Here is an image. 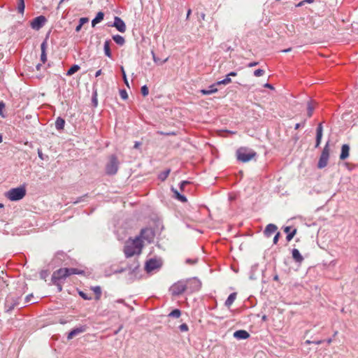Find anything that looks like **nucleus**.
Segmentation results:
<instances>
[{"mask_svg": "<svg viewBox=\"0 0 358 358\" xmlns=\"http://www.w3.org/2000/svg\"><path fill=\"white\" fill-rule=\"evenodd\" d=\"M153 232L151 229H142L138 236L129 238L124 244V252L127 257H131L141 253L143 247L142 239L150 241L153 238Z\"/></svg>", "mask_w": 358, "mask_h": 358, "instance_id": "1", "label": "nucleus"}, {"mask_svg": "<svg viewBox=\"0 0 358 358\" xmlns=\"http://www.w3.org/2000/svg\"><path fill=\"white\" fill-rule=\"evenodd\" d=\"M83 273L84 271L78 268H61L53 272L51 280L52 283L57 287L59 292H61L62 290V286L60 284L61 280L66 279L67 277L71 275H81Z\"/></svg>", "mask_w": 358, "mask_h": 358, "instance_id": "2", "label": "nucleus"}, {"mask_svg": "<svg viewBox=\"0 0 358 358\" xmlns=\"http://www.w3.org/2000/svg\"><path fill=\"white\" fill-rule=\"evenodd\" d=\"M199 282L196 279H189L187 280H180L174 283L170 287V292L172 295L178 296L182 294L187 288L189 285L193 284H198Z\"/></svg>", "mask_w": 358, "mask_h": 358, "instance_id": "3", "label": "nucleus"}, {"mask_svg": "<svg viewBox=\"0 0 358 358\" xmlns=\"http://www.w3.org/2000/svg\"><path fill=\"white\" fill-rule=\"evenodd\" d=\"M27 193L24 185L12 188L6 192L5 196L11 201H16L22 199Z\"/></svg>", "mask_w": 358, "mask_h": 358, "instance_id": "4", "label": "nucleus"}, {"mask_svg": "<svg viewBox=\"0 0 358 358\" xmlns=\"http://www.w3.org/2000/svg\"><path fill=\"white\" fill-rule=\"evenodd\" d=\"M256 155L257 153L255 151L245 147H241L236 151L237 159L243 163L252 160L256 157Z\"/></svg>", "mask_w": 358, "mask_h": 358, "instance_id": "5", "label": "nucleus"}, {"mask_svg": "<svg viewBox=\"0 0 358 358\" xmlns=\"http://www.w3.org/2000/svg\"><path fill=\"white\" fill-rule=\"evenodd\" d=\"M329 152H330L329 144V142H327L323 148V150L322 152V154L320 155V159H319V162L317 164V166L319 169H323L327 165L329 157Z\"/></svg>", "mask_w": 358, "mask_h": 358, "instance_id": "6", "label": "nucleus"}, {"mask_svg": "<svg viewBox=\"0 0 358 358\" xmlns=\"http://www.w3.org/2000/svg\"><path fill=\"white\" fill-rule=\"evenodd\" d=\"M119 162L115 155H111L109 159V162L106 166V171L108 175H114L117 172Z\"/></svg>", "mask_w": 358, "mask_h": 358, "instance_id": "7", "label": "nucleus"}, {"mask_svg": "<svg viewBox=\"0 0 358 358\" xmlns=\"http://www.w3.org/2000/svg\"><path fill=\"white\" fill-rule=\"evenodd\" d=\"M19 303V299L13 296H8L5 302L6 311L12 310Z\"/></svg>", "mask_w": 358, "mask_h": 358, "instance_id": "8", "label": "nucleus"}, {"mask_svg": "<svg viewBox=\"0 0 358 358\" xmlns=\"http://www.w3.org/2000/svg\"><path fill=\"white\" fill-rule=\"evenodd\" d=\"M46 19L44 16L40 15L35 17L31 22V26L34 29H39L45 22Z\"/></svg>", "mask_w": 358, "mask_h": 358, "instance_id": "9", "label": "nucleus"}, {"mask_svg": "<svg viewBox=\"0 0 358 358\" xmlns=\"http://www.w3.org/2000/svg\"><path fill=\"white\" fill-rule=\"evenodd\" d=\"M87 329V327L85 325L80 326L78 327L73 329L72 331H71L69 333V334L67 336V339L71 340L73 338H74L75 336H76L77 335L85 332Z\"/></svg>", "mask_w": 358, "mask_h": 358, "instance_id": "10", "label": "nucleus"}, {"mask_svg": "<svg viewBox=\"0 0 358 358\" xmlns=\"http://www.w3.org/2000/svg\"><path fill=\"white\" fill-rule=\"evenodd\" d=\"M113 26L120 32L126 31V25L124 21L119 17H115Z\"/></svg>", "mask_w": 358, "mask_h": 358, "instance_id": "11", "label": "nucleus"}, {"mask_svg": "<svg viewBox=\"0 0 358 358\" xmlns=\"http://www.w3.org/2000/svg\"><path fill=\"white\" fill-rule=\"evenodd\" d=\"M159 263L156 259H150L146 262L145 264V269L148 272H150L155 268H157L159 267Z\"/></svg>", "mask_w": 358, "mask_h": 358, "instance_id": "12", "label": "nucleus"}, {"mask_svg": "<svg viewBox=\"0 0 358 358\" xmlns=\"http://www.w3.org/2000/svg\"><path fill=\"white\" fill-rule=\"evenodd\" d=\"M350 155V147L348 144H344L341 147V152L340 155V159L345 160Z\"/></svg>", "mask_w": 358, "mask_h": 358, "instance_id": "13", "label": "nucleus"}, {"mask_svg": "<svg viewBox=\"0 0 358 358\" xmlns=\"http://www.w3.org/2000/svg\"><path fill=\"white\" fill-rule=\"evenodd\" d=\"M234 336L238 339H246L250 337V334L245 330H238L234 333Z\"/></svg>", "mask_w": 358, "mask_h": 358, "instance_id": "14", "label": "nucleus"}, {"mask_svg": "<svg viewBox=\"0 0 358 358\" xmlns=\"http://www.w3.org/2000/svg\"><path fill=\"white\" fill-rule=\"evenodd\" d=\"M322 137V123L319 124L317 128V135H316V144L315 147L317 148L320 146L321 143V140Z\"/></svg>", "mask_w": 358, "mask_h": 358, "instance_id": "15", "label": "nucleus"}, {"mask_svg": "<svg viewBox=\"0 0 358 358\" xmlns=\"http://www.w3.org/2000/svg\"><path fill=\"white\" fill-rule=\"evenodd\" d=\"M292 258L294 259L296 262L301 263L303 260V257L300 254L299 250L293 249L292 251Z\"/></svg>", "mask_w": 358, "mask_h": 358, "instance_id": "16", "label": "nucleus"}, {"mask_svg": "<svg viewBox=\"0 0 358 358\" xmlns=\"http://www.w3.org/2000/svg\"><path fill=\"white\" fill-rule=\"evenodd\" d=\"M277 227L273 224H269L266 226L264 234L266 236H270L272 234L277 231Z\"/></svg>", "mask_w": 358, "mask_h": 358, "instance_id": "17", "label": "nucleus"}, {"mask_svg": "<svg viewBox=\"0 0 358 358\" xmlns=\"http://www.w3.org/2000/svg\"><path fill=\"white\" fill-rule=\"evenodd\" d=\"M46 48H47V43L45 41L43 42L41 45V60L43 62V64H45L47 61V56H46Z\"/></svg>", "mask_w": 358, "mask_h": 358, "instance_id": "18", "label": "nucleus"}, {"mask_svg": "<svg viewBox=\"0 0 358 358\" xmlns=\"http://www.w3.org/2000/svg\"><path fill=\"white\" fill-rule=\"evenodd\" d=\"M236 299V292L231 293L228 296L227 299L226 300L225 306L229 308L233 304V303L234 302Z\"/></svg>", "mask_w": 358, "mask_h": 358, "instance_id": "19", "label": "nucleus"}, {"mask_svg": "<svg viewBox=\"0 0 358 358\" xmlns=\"http://www.w3.org/2000/svg\"><path fill=\"white\" fill-rule=\"evenodd\" d=\"M217 92L215 85H212L209 87L208 90H201V93L203 95H208Z\"/></svg>", "mask_w": 358, "mask_h": 358, "instance_id": "20", "label": "nucleus"}, {"mask_svg": "<svg viewBox=\"0 0 358 358\" xmlns=\"http://www.w3.org/2000/svg\"><path fill=\"white\" fill-rule=\"evenodd\" d=\"M103 17H104L103 13V12H99L96 14V16L95 17V18L93 19L92 21V27H94L97 23H99L101 21H102L103 19Z\"/></svg>", "mask_w": 358, "mask_h": 358, "instance_id": "21", "label": "nucleus"}, {"mask_svg": "<svg viewBox=\"0 0 358 358\" xmlns=\"http://www.w3.org/2000/svg\"><path fill=\"white\" fill-rule=\"evenodd\" d=\"M110 41H106L105 43H104V46H103V49H104V52H105V55L108 57H112V54H111V51H110Z\"/></svg>", "mask_w": 358, "mask_h": 358, "instance_id": "22", "label": "nucleus"}, {"mask_svg": "<svg viewBox=\"0 0 358 358\" xmlns=\"http://www.w3.org/2000/svg\"><path fill=\"white\" fill-rule=\"evenodd\" d=\"M65 121L62 117H58L55 122V127L58 130L63 129L64 127Z\"/></svg>", "mask_w": 358, "mask_h": 358, "instance_id": "23", "label": "nucleus"}, {"mask_svg": "<svg viewBox=\"0 0 358 358\" xmlns=\"http://www.w3.org/2000/svg\"><path fill=\"white\" fill-rule=\"evenodd\" d=\"M172 191H173V193H174L175 197H176L178 200H179V201H180L181 202H183V203H185V202H186V201H187V199H186V197H185V196H183V195L180 194L178 192V190H177V189H175L172 188Z\"/></svg>", "mask_w": 358, "mask_h": 358, "instance_id": "24", "label": "nucleus"}, {"mask_svg": "<svg viewBox=\"0 0 358 358\" xmlns=\"http://www.w3.org/2000/svg\"><path fill=\"white\" fill-rule=\"evenodd\" d=\"M113 39L117 44H118L120 45H123L125 43L124 38L120 35L113 36Z\"/></svg>", "mask_w": 358, "mask_h": 358, "instance_id": "25", "label": "nucleus"}, {"mask_svg": "<svg viewBox=\"0 0 358 358\" xmlns=\"http://www.w3.org/2000/svg\"><path fill=\"white\" fill-rule=\"evenodd\" d=\"M314 104L315 103L312 101H309L308 103L307 110H308V117H310L313 115V110L315 109V105Z\"/></svg>", "mask_w": 358, "mask_h": 358, "instance_id": "26", "label": "nucleus"}, {"mask_svg": "<svg viewBox=\"0 0 358 358\" xmlns=\"http://www.w3.org/2000/svg\"><path fill=\"white\" fill-rule=\"evenodd\" d=\"M80 69V66L77 64L73 65L66 73L67 76H72Z\"/></svg>", "mask_w": 358, "mask_h": 358, "instance_id": "27", "label": "nucleus"}, {"mask_svg": "<svg viewBox=\"0 0 358 358\" xmlns=\"http://www.w3.org/2000/svg\"><path fill=\"white\" fill-rule=\"evenodd\" d=\"M24 0H18L17 1V10L20 13H23L24 11Z\"/></svg>", "mask_w": 358, "mask_h": 358, "instance_id": "28", "label": "nucleus"}, {"mask_svg": "<svg viewBox=\"0 0 358 358\" xmlns=\"http://www.w3.org/2000/svg\"><path fill=\"white\" fill-rule=\"evenodd\" d=\"M181 315V312L180 310L178 309H175L173 310H172L169 314V317H176V318H178Z\"/></svg>", "mask_w": 358, "mask_h": 358, "instance_id": "29", "label": "nucleus"}, {"mask_svg": "<svg viewBox=\"0 0 358 358\" xmlns=\"http://www.w3.org/2000/svg\"><path fill=\"white\" fill-rule=\"evenodd\" d=\"M230 83H231V80L230 78H229L228 76L226 77V78H224V80H220V81H218L216 85H227V84H229Z\"/></svg>", "mask_w": 358, "mask_h": 358, "instance_id": "30", "label": "nucleus"}, {"mask_svg": "<svg viewBox=\"0 0 358 358\" xmlns=\"http://www.w3.org/2000/svg\"><path fill=\"white\" fill-rule=\"evenodd\" d=\"M121 72H122V78H123V80H124V82L125 85L128 87H129V82H128V80H127V75H126V73H125V71H124L123 66H121Z\"/></svg>", "mask_w": 358, "mask_h": 358, "instance_id": "31", "label": "nucleus"}, {"mask_svg": "<svg viewBox=\"0 0 358 358\" xmlns=\"http://www.w3.org/2000/svg\"><path fill=\"white\" fill-rule=\"evenodd\" d=\"M92 290L94 291V292L96 294V299H99L100 298V296H101V288L100 287H94L92 288Z\"/></svg>", "mask_w": 358, "mask_h": 358, "instance_id": "32", "label": "nucleus"}, {"mask_svg": "<svg viewBox=\"0 0 358 358\" xmlns=\"http://www.w3.org/2000/svg\"><path fill=\"white\" fill-rule=\"evenodd\" d=\"M296 234V229H294L292 232L289 233L286 237L288 241H290Z\"/></svg>", "mask_w": 358, "mask_h": 358, "instance_id": "33", "label": "nucleus"}, {"mask_svg": "<svg viewBox=\"0 0 358 358\" xmlns=\"http://www.w3.org/2000/svg\"><path fill=\"white\" fill-rule=\"evenodd\" d=\"M141 94L143 96H146L149 93L148 87L146 85H143L141 87Z\"/></svg>", "mask_w": 358, "mask_h": 358, "instance_id": "34", "label": "nucleus"}, {"mask_svg": "<svg viewBox=\"0 0 358 358\" xmlns=\"http://www.w3.org/2000/svg\"><path fill=\"white\" fill-rule=\"evenodd\" d=\"M264 74V71L262 70V69H257L254 71V75L256 76V77H259V76H262Z\"/></svg>", "mask_w": 358, "mask_h": 358, "instance_id": "35", "label": "nucleus"}, {"mask_svg": "<svg viewBox=\"0 0 358 358\" xmlns=\"http://www.w3.org/2000/svg\"><path fill=\"white\" fill-rule=\"evenodd\" d=\"M5 108V103L3 101H0V115L2 117H5L3 110Z\"/></svg>", "mask_w": 358, "mask_h": 358, "instance_id": "36", "label": "nucleus"}, {"mask_svg": "<svg viewBox=\"0 0 358 358\" xmlns=\"http://www.w3.org/2000/svg\"><path fill=\"white\" fill-rule=\"evenodd\" d=\"M181 331H187L189 330L188 326L186 324H182L179 326Z\"/></svg>", "mask_w": 358, "mask_h": 358, "instance_id": "37", "label": "nucleus"}, {"mask_svg": "<svg viewBox=\"0 0 358 358\" xmlns=\"http://www.w3.org/2000/svg\"><path fill=\"white\" fill-rule=\"evenodd\" d=\"M120 96L123 99H127L128 98L127 93L125 90L120 91Z\"/></svg>", "mask_w": 358, "mask_h": 358, "instance_id": "38", "label": "nucleus"}, {"mask_svg": "<svg viewBox=\"0 0 358 358\" xmlns=\"http://www.w3.org/2000/svg\"><path fill=\"white\" fill-rule=\"evenodd\" d=\"M88 22V18L87 17H81L79 20V24L83 25L84 24Z\"/></svg>", "mask_w": 358, "mask_h": 358, "instance_id": "39", "label": "nucleus"}, {"mask_svg": "<svg viewBox=\"0 0 358 358\" xmlns=\"http://www.w3.org/2000/svg\"><path fill=\"white\" fill-rule=\"evenodd\" d=\"M280 232H278L275 236H274L273 238V243L274 244H277L278 241V239L280 238Z\"/></svg>", "mask_w": 358, "mask_h": 358, "instance_id": "40", "label": "nucleus"}, {"mask_svg": "<svg viewBox=\"0 0 358 358\" xmlns=\"http://www.w3.org/2000/svg\"><path fill=\"white\" fill-rule=\"evenodd\" d=\"M169 173H170V170L166 171L163 174V176H161L162 180H165V179L168 177V176H169Z\"/></svg>", "mask_w": 358, "mask_h": 358, "instance_id": "41", "label": "nucleus"}, {"mask_svg": "<svg viewBox=\"0 0 358 358\" xmlns=\"http://www.w3.org/2000/svg\"><path fill=\"white\" fill-rule=\"evenodd\" d=\"M80 296H81L84 299H90V298L87 297V295L83 292H80Z\"/></svg>", "mask_w": 358, "mask_h": 358, "instance_id": "42", "label": "nucleus"}, {"mask_svg": "<svg viewBox=\"0 0 358 358\" xmlns=\"http://www.w3.org/2000/svg\"><path fill=\"white\" fill-rule=\"evenodd\" d=\"M32 297H33L32 294L27 295L26 296V302H30L31 301Z\"/></svg>", "mask_w": 358, "mask_h": 358, "instance_id": "43", "label": "nucleus"}, {"mask_svg": "<svg viewBox=\"0 0 358 358\" xmlns=\"http://www.w3.org/2000/svg\"><path fill=\"white\" fill-rule=\"evenodd\" d=\"M257 64H258V62H254L249 63L248 66L252 67V66H257Z\"/></svg>", "mask_w": 358, "mask_h": 358, "instance_id": "44", "label": "nucleus"}, {"mask_svg": "<svg viewBox=\"0 0 358 358\" xmlns=\"http://www.w3.org/2000/svg\"><path fill=\"white\" fill-rule=\"evenodd\" d=\"M236 75H237L236 72L231 71L229 74H227V76H228L229 78L230 76H233V77L236 76Z\"/></svg>", "mask_w": 358, "mask_h": 358, "instance_id": "45", "label": "nucleus"}, {"mask_svg": "<svg viewBox=\"0 0 358 358\" xmlns=\"http://www.w3.org/2000/svg\"><path fill=\"white\" fill-rule=\"evenodd\" d=\"M186 262L188 264H194L196 262V260H192V259H188L186 260Z\"/></svg>", "mask_w": 358, "mask_h": 358, "instance_id": "46", "label": "nucleus"}, {"mask_svg": "<svg viewBox=\"0 0 358 358\" xmlns=\"http://www.w3.org/2000/svg\"><path fill=\"white\" fill-rule=\"evenodd\" d=\"M83 25L81 24H78L76 27V31L78 32L80 31L81 28H82Z\"/></svg>", "mask_w": 358, "mask_h": 358, "instance_id": "47", "label": "nucleus"}, {"mask_svg": "<svg viewBox=\"0 0 358 358\" xmlns=\"http://www.w3.org/2000/svg\"><path fill=\"white\" fill-rule=\"evenodd\" d=\"M306 3V1H303H303H300V2L296 5V6H297V7L302 6H303V5H304V3Z\"/></svg>", "mask_w": 358, "mask_h": 358, "instance_id": "48", "label": "nucleus"}, {"mask_svg": "<svg viewBox=\"0 0 358 358\" xmlns=\"http://www.w3.org/2000/svg\"><path fill=\"white\" fill-rule=\"evenodd\" d=\"M187 184V181H182L180 184V189H183L184 186Z\"/></svg>", "mask_w": 358, "mask_h": 358, "instance_id": "49", "label": "nucleus"}, {"mask_svg": "<svg viewBox=\"0 0 358 358\" xmlns=\"http://www.w3.org/2000/svg\"><path fill=\"white\" fill-rule=\"evenodd\" d=\"M290 229H291V227H286L284 229V231H285V233H289Z\"/></svg>", "mask_w": 358, "mask_h": 358, "instance_id": "50", "label": "nucleus"}, {"mask_svg": "<svg viewBox=\"0 0 358 358\" xmlns=\"http://www.w3.org/2000/svg\"><path fill=\"white\" fill-rule=\"evenodd\" d=\"M140 145H141V143L136 142L134 144V148H138Z\"/></svg>", "mask_w": 358, "mask_h": 358, "instance_id": "51", "label": "nucleus"}, {"mask_svg": "<svg viewBox=\"0 0 358 358\" xmlns=\"http://www.w3.org/2000/svg\"><path fill=\"white\" fill-rule=\"evenodd\" d=\"M101 74V70H99L96 72L95 76L98 77Z\"/></svg>", "mask_w": 358, "mask_h": 358, "instance_id": "52", "label": "nucleus"}, {"mask_svg": "<svg viewBox=\"0 0 358 358\" xmlns=\"http://www.w3.org/2000/svg\"><path fill=\"white\" fill-rule=\"evenodd\" d=\"M291 50H292V48H288V49L283 50L282 52H290Z\"/></svg>", "mask_w": 358, "mask_h": 358, "instance_id": "53", "label": "nucleus"}, {"mask_svg": "<svg viewBox=\"0 0 358 358\" xmlns=\"http://www.w3.org/2000/svg\"><path fill=\"white\" fill-rule=\"evenodd\" d=\"M322 343V341H313V343H315L317 345L321 344Z\"/></svg>", "mask_w": 358, "mask_h": 358, "instance_id": "54", "label": "nucleus"}, {"mask_svg": "<svg viewBox=\"0 0 358 358\" xmlns=\"http://www.w3.org/2000/svg\"><path fill=\"white\" fill-rule=\"evenodd\" d=\"M300 127H301V124L297 123L295 124L294 128H295V129H299Z\"/></svg>", "mask_w": 358, "mask_h": 358, "instance_id": "55", "label": "nucleus"}, {"mask_svg": "<svg viewBox=\"0 0 358 358\" xmlns=\"http://www.w3.org/2000/svg\"><path fill=\"white\" fill-rule=\"evenodd\" d=\"M265 87H268V88H270V89L273 88L272 85H271L270 84H268V83L265 85Z\"/></svg>", "mask_w": 358, "mask_h": 358, "instance_id": "56", "label": "nucleus"}, {"mask_svg": "<svg viewBox=\"0 0 358 358\" xmlns=\"http://www.w3.org/2000/svg\"><path fill=\"white\" fill-rule=\"evenodd\" d=\"M278 279H279V278H278V275H275V276H274V278H273V280H275V281H278Z\"/></svg>", "mask_w": 358, "mask_h": 358, "instance_id": "57", "label": "nucleus"}, {"mask_svg": "<svg viewBox=\"0 0 358 358\" xmlns=\"http://www.w3.org/2000/svg\"><path fill=\"white\" fill-rule=\"evenodd\" d=\"M117 302H118V303H124V301L123 299H119V300L117 301Z\"/></svg>", "mask_w": 358, "mask_h": 358, "instance_id": "58", "label": "nucleus"}, {"mask_svg": "<svg viewBox=\"0 0 358 358\" xmlns=\"http://www.w3.org/2000/svg\"><path fill=\"white\" fill-rule=\"evenodd\" d=\"M306 343H308V344H310V343H313V341H309V340H307V341H306Z\"/></svg>", "mask_w": 358, "mask_h": 358, "instance_id": "59", "label": "nucleus"}, {"mask_svg": "<svg viewBox=\"0 0 358 358\" xmlns=\"http://www.w3.org/2000/svg\"><path fill=\"white\" fill-rule=\"evenodd\" d=\"M152 55H153L154 61L156 62L157 57H155L154 52H152Z\"/></svg>", "mask_w": 358, "mask_h": 358, "instance_id": "60", "label": "nucleus"}, {"mask_svg": "<svg viewBox=\"0 0 358 358\" xmlns=\"http://www.w3.org/2000/svg\"><path fill=\"white\" fill-rule=\"evenodd\" d=\"M331 341H331V338H329V339H328V340H327V343H328L329 344H330V343H331Z\"/></svg>", "mask_w": 358, "mask_h": 358, "instance_id": "61", "label": "nucleus"}, {"mask_svg": "<svg viewBox=\"0 0 358 358\" xmlns=\"http://www.w3.org/2000/svg\"><path fill=\"white\" fill-rule=\"evenodd\" d=\"M40 67H41V64H38V65L36 66V69H37V70H39V69H40Z\"/></svg>", "mask_w": 358, "mask_h": 358, "instance_id": "62", "label": "nucleus"}, {"mask_svg": "<svg viewBox=\"0 0 358 358\" xmlns=\"http://www.w3.org/2000/svg\"><path fill=\"white\" fill-rule=\"evenodd\" d=\"M3 141L2 136L0 134V143H1Z\"/></svg>", "mask_w": 358, "mask_h": 358, "instance_id": "63", "label": "nucleus"}, {"mask_svg": "<svg viewBox=\"0 0 358 358\" xmlns=\"http://www.w3.org/2000/svg\"><path fill=\"white\" fill-rule=\"evenodd\" d=\"M3 207V203H0V208H1Z\"/></svg>", "mask_w": 358, "mask_h": 358, "instance_id": "64", "label": "nucleus"}]
</instances>
